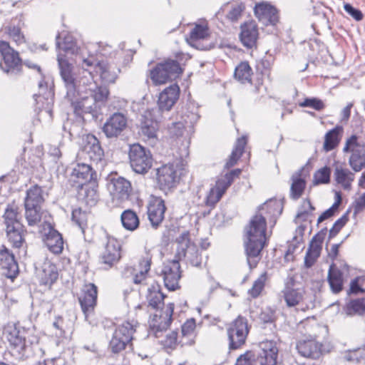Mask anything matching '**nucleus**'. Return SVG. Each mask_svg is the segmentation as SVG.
Returning <instances> with one entry per match:
<instances>
[{
  "label": "nucleus",
  "instance_id": "nucleus-1",
  "mask_svg": "<svg viewBox=\"0 0 365 365\" xmlns=\"http://www.w3.org/2000/svg\"><path fill=\"white\" fill-rule=\"evenodd\" d=\"M57 61L67 89L66 96L78 115L93 112L98 103H104L107 100L109 94L107 88L98 86L92 78L87 80L81 78L77 86L72 73V64L61 53L58 54Z\"/></svg>",
  "mask_w": 365,
  "mask_h": 365
},
{
  "label": "nucleus",
  "instance_id": "nucleus-2",
  "mask_svg": "<svg viewBox=\"0 0 365 365\" xmlns=\"http://www.w3.org/2000/svg\"><path fill=\"white\" fill-rule=\"evenodd\" d=\"M266 220L262 215H255L245 228V247L247 262L250 268L256 267L257 258L263 249L266 241Z\"/></svg>",
  "mask_w": 365,
  "mask_h": 365
},
{
  "label": "nucleus",
  "instance_id": "nucleus-3",
  "mask_svg": "<svg viewBox=\"0 0 365 365\" xmlns=\"http://www.w3.org/2000/svg\"><path fill=\"white\" fill-rule=\"evenodd\" d=\"M138 323L126 321L120 324L115 330L110 341V348L113 353H118L123 349L133 339Z\"/></svg>",
  "mask_w": 365,
  "mask_h": 365
},
{
  "label": "nucleus",
  "instance_id": "nucleus-4",
  "mask_svg": "<svg viewBox=\"0 0 365 365\" xmlns=\"http://www.w3.org/2000/svg\"><path fill=\"white\" fill-rule=\"evenodd\" d=\"M182 72L179 63L174 60H168L158 64L150 71V78L155 85H162L175 78Z\"/></svg>",
  "mask_w": 365,
  "mask_h": 365
},
{
  "label": "nucleus",
  "instance_id": "nucleus-5",
  "mask_svg": "<svg viewBox=\"0 0 365 365\" xmlns=\"http://www.w3.org/2000/svg\"><path fill=\"white\" fill-rule=\"evenodd\" d=\"M129 158L130 166L136 173H146L152 166L150 152L139 144H133L130 147Z\"/></svg>",
  "mask_w": 365,
  "mask_h": 365
},
{
  "label": "nucleus",
  "instance_id": "nucleus-6",
  "mask_svg": "<svg viewBox=\"0 0 365 365\" xmlns=\"http://www.w3.org/2000/svg\"><path fill=\"white\" fill-rule=\"evenodd\" d=\"M178 244L176 257L178 260L187 257L193 266L197 267L201 264V259L197 246L190 243L189 234L184 232L176 240Z\"/></svg>",
  "mask_w": 365,
  "mask_h": 365
},
{
  "label": "nucleus",
  "instance_id": "nucleus-7",
  "mask_svg": "<svg viewBox=\"0 0 365 365\" xmlns=\"http://www.w3.org/2000/svg\"><path fill=\"white\" fill-rule=\"evenodd\" d=\"M282 297L288 308L305 310L309 307L308 302L310 300L302 287L294 288L287 285L282 291Z\"/></svg>",
  "mask_w": 365,
  "mask_h": 365
},
{
  "label": "nucleus",
  "instance_id": "nucleus-8",
  "mask_svg": "<svg viewBox=\"0 0 365 365\" xmlns=\"http://www.w3.org/2000/svg\"><path fill=\"white\" fill-rule=\"evenodd\" d=\"M3 336L8 341L14 352L19 357L26 354L28 346L25 337L22 336L19 329L15 323L9 322L4 327Z\"/></svg>",
  "mask_w": 365,
  "mask_h": 365
},
{
  "label": "nucleus",
  "instance_id": "nucleus-9",
  "mask_svg": "<svg viewBox=\"0 0 365 365\" xmlns=\"http://www.w3.org/2000/svg\"><path fill=\"white\" fill-rule=\"evenodd\" d=\"M249 329L247 319L239 316L235 319L227 329V335L230 340V348L237 349L243 345L247 339Z\"/></svg>",
  "mask_w": 365,
  "mask_h": 365
},
{
  "label": "nucleus",
  "instance_id": "nucleus-10",
  "mask_svg": "<svg viewBox=\"0 0 365 365\" xmlns=\"http://www.w3.org/2000/svg\"><path fill=\"white\" fill-rule=\"evenodd\" d=\"M83 66L94 67V71L105 83H115L120 70L106 61H93L90 58H83Z\"/></svg>",
  "mask_w": 365,
  "mask_h": 365
},
{
  "label": "nucleus",
  "instance_id": "nucleus-11",
  "mask_svg": "<svg viewBox=\"0 0 365 365\" xmlns=\"http://www.w3.org/2000/svg\"><path fill=\"white\" fill-rule=\"evenodd\" d=\"M181 173L177 165L166 164L157 169V180L160 188L167 191L175 187L179 182Z\"/></svg>",
  "mask_w": 365,
  "mask_h": 365
},
{
  "label": "nucleus",
  "instance_id": "nucleus-12",
  "mask_svg": "<svg viewBox=\"0 0 365 365\" xmlns=\"http://www.w3.org/2000/svg\"><path fill=\"white\" fill-rule=\"evenodd\" d=\"M0 53L3 62L0 68L6 73H16L20 70L21 61L18 52L15 51L6 41H0Z\"/></svg>",
  "mask_w": 365,
  "mask_h": 365
},
{
  "label": "nucleus",
  "instance_id": "nucleus-13",
  "mask_svg": "<svg viewBox=\"0 0 365 365\" xmlns=\"http://www.w3.org/2000/svg\"><path fill=\"white\" fill-rule=\"evenodd\" d=\"M174 305L170 303L164 310H156L151 317L149 324L150 329L155 332V336L158 337V333L166 330L172 321Z\"/></svg>",
  "mask_w": 365,
  "mask_h": 365
},
{
  "label": "nucleus",
  "instance_id": "nucleus-14",
  "mask_svg": "<svg viewBox=\"0 0 365 365\" xmlns=\"http://www.w3.org/2000/svg\"><path fill=\"white\" fill-rule=\"evenodd\" d=\"M70 180L73 183V186L83 187V185L96 180V173L91 165L78 163L73 168Z\"/></svg>",
  "mask_w": 365,
  "mask_h": 365
},
{
  "label": "nucleus",
  "instance_id": "nucleus-15",
  "mask_svg": "<svg viewBox=\"0 0 365 365\" xmlns=\"http://www.w3.org/2000/svg\"><path fill=\"white\" fill-rule=\"evenodd\" d=\"M155 109L147 110L142 115L140 134L145 140H153L157 137L158 129Z\"/></svg>",
  "mask_w": 365,
  "mask_h": 365
},
{
  "label": "nucleus",
  "instance_id": "nucleus-16",
  "mask_svg": "<svg viewBox=\"0 0 365 365\" xmlns=\"http://www.w3.org/2000/svg\"><path fill=\"white\" fill-rule=\"evenodd\" d=\"M83 293L79 297V302L85 319L88 320V317L93 314L96 305L97 287L94 284H86L82 290Z\"/></svg>",
  "mask_w": 365,
  "mask_h": 365
},
{
  "label": "nucleus",
  "instance_id": "nucleus-17",
  "mask_svg": "<svg viewBox=\"0 0 365 365\" xmlns=\"http://www.w3.org/2000/svg\"><path fill=\"white\" fill-rule=\"evenodd\" d=\"M41 232L45 236L44 241L48 250L56 255L61 253L63 249V240L61 235L54 230L48 222H45Z\"/></svg>",
  "mask_w": 365,
  "mask_h": 365
},
{
  "label": "nucleus",
  "instance_id": "nucleus-18",
  "mask_svg": "<svg viewBox=\"0 0 365 365\" xmlns=\"http://www.w3.org/2000/svg\"><path fill=\"white\" fill-rule=\"evenodd\" d=\"M180 266L178 259H173L165 263L162 270L165 286L169 290H175L178 287L180 278Z\"/></svg>",
  "mask_w": 365,
  "mask_h": 365
},
{
  "label": "nucleus",
  "instance_id": "nucleus-19",
  "mask_svg": "<svg viewBox=\"0 0 365 365\" xmlns=\"http://www.w3.org/2000/svg\"><path fill=\"white\" fill-rule=\"evenodd\" d=\"M83 151L88 155V158L95 163L96 165L103 167L104 153L101 148L98 140L93 135H87L83 146Z\"/></svg>",
  "mask_w": 365,
  "mask_h": 365
},
{
  "label": "nucleus",
  "instance_id": "nucleus-20",
  "mask_svg": "<svg viewBox=\"0 0 365 365\" xmlns=\"http://www.w3.org/2000/svg\"><path fill=\"white\" fill-rule=\"evenodd\" d=\"M127 126V118L120 113L110 116L103 127V131L108 138H115L121 134Z\"/></svg>",
  "mask_w": 365,
  "mask_h": 365
},
{
  "label": "nucleus",
  "instance_id": "nucleus-21",
  "mask_svg": "<svg viewBox=\"0 0 365 365\" xmlns=\"http://www.w3.org/2000/svg\"><path fill=\"white\" fill-rule=\"evenodd\" d=\"M254 13L258 21L262 23H278L279 21L278 9L266 1L256 4Z\"/></svg>",
  "mask_w": 365,
  "mask_h": 365
},
{
  "label": "nucleus",
  "instance_id": "nucleus-22",
  "mask_svg": "<svg viewBox=\"0 0 365 365\" xmlns=\"http://www.w3.org/2000/svg\"><path fill=\"white\" fill-rule=\"evenodd\" d=\"M0 271L2 275L10 279L14 278L19 272L14 255L5 247L0 249Z\"/></svg>",
  "mask_w": 365,
  "mask_h": 365
},
{
  "label": "nucleus",
  "instance_id": "nucleus-23",
  "mask_svg": "<svg viewBox=\"0 0 365 365\" xmlns=\"http://www.w3.org/2000/svg\"><path fill=\"white\" fill-rule=\"evenodd\" d=\"M108 188L113 199L123 201L128 198L131 191V185L123 178H113L108 183Z\"/></svg>",
  "mask_w": 365,
  "mask_h": 365
},
{
  "label": "nucleus",
  "instance_id": "nucleus-24",
  "mask_svg": "<svg viewBox=\"0 0 365 365\" xmlns=\"http://www.w3.org/2000/svg\"><path fill=\"white\" fill-rule=\"evenodd\" d=\"M180 96V88L173 84L165 88L160 94L158 106L161 111H169L176 103Z\"/></svg>",
  "mask_w": 365,
  "mask_h": 365
},
{
  "label": "nucleus",
  "instance_id": "nucleus-25",
  "mask_svg": "<svg viewBox=\"0 0 365 365\" xmlns=\"http://www.w3.org/2000/svg\"><path fill=\"white\" fill-rule=\"evenodd\" d=\"M210 38V31L207 24H195V26L191 30L189 37L186 38L187 42L197 49H207V46L201 42L206 41Z\"/></svg>",
  "mask_w": 365,
  "mask_h": 365
},
{
  "label": "nucleus",
  "instance_id": "nucleus-26",
  "mask_svg": "<svg viewBox=\"0 0 365 365\" xmlns=\"http://www.w3.org/2000/svg\"><path fill=\"white\" fill-rule=\"evenodd\" d=\"M165 206L163 200L160 197H152L148 207L149 220L155 227H158L164 218Z\"/></svg>",
  "mask_w": 365,
  "mask_h": 365
},
{
  "label": "nucleus",
  "instance_id": "nucleus-27",
  "mask_svg": "<svg viewBox=\"0 0 365 365\" xmlns=\"http://www.w3.org/2000/svg\"><path fill=\"white\" fill-rule=\"evenodd\" d=\"M120 258V244L114 238H109L101 255V261L109 267Z\"/></svg>",
  "mask_w": 365,
  "mask_h": 365
},
{
  "label": "nucleus",
  "instance_id": "nucleus-28",
  "mask_svg": "<svg viewBox=\"0 0 365 365\" xmlns=\"http://www.w3.org/2000/svg\"><path fill=\"white\" fill-rule=\"evenodd\" d=\"M260 365H276L278 349L274 341H265L260 343Z\"/></svg>",
  "mask_w": 365,
  "mask_h": 365
},
{
  "label": "nucleus",
  "instance_id": "nucleus-29",
  "mask_svg": "<svg viewBox=\"0 0 365 365\" xmlns=\"http://www.w3.org/2000/svg\"><path fill=\"white\" fill-rule=\"evenodd\" d=\"M56 46L66 53L78 55L81 53V48L70 33L63 31L56 36Z\"/></svg>",
  "mask_w": 365,
  "mask_h": 365
},
{
  "label": "nucleus",
  "instance_id": "nucleus-30",
  "mask_svg": "<svg viewBox=\"0 0 365 365\" xmlns=\"http://www.w3.org/2000/svg\"><path fill=\"white\" fill-rule=\"evenodd\" d=\"M308 176L302 168L292 175L290 196L294 200L299 199L303 194L306 187V179Z\"/></svg>",
  "mask_w": 365,
  "mask_h": 365
},
{
  "label": "nucleus",
  "instance_id": "nucleus-31",
  "mask_svg": "<svg viewBox=\"0 0 365 365\" xmlns=\"http://www.w3.org/2000/svg\"><path fill=\"white\" fill-rule=\"evenodd\" d=\"M258 36V28L256 24L241 25L239 37L241 43L245 47L252 48L255 46Z\"/></svg>",
  "mask_w": 365,
  "mask_h": 365
},
{
  "label": "nucleus",
  "instance_id": "nucleus-32",
  "mask_svg": "<svg viewBox=\"0 0 365 365\" xmlns=\"http://www.w3.org/2000/svg\"><path fill=\"white\" fill-rule=\"evenodd\" d=\"M229 186L220 177L216 180L215 185L212 187L206 197V204L214 206L225 193Z\"/></svg>",
  "mask_w": 365,
  "mask_h": 365
},
{
  "label": "nucleus",
  "instance_id": "nucleus-33",
  "mask_svg": "<svg viewBox=\"0 0 365 365\" xmlns=\"http://www.w3.org/2000/svg\"><path fill=\"white\" fill-rule=\"evenodd\" d=\"M298 353L305 358H315L319 354L320 346L312 339L299 341L297 344Z\"/></svg>",
  "mask_w": 365,
  "mask_h": 365
},
{
  "label": "nucleus",
  "instance_id": "nucleus-34",
  "mask_svg": "<svg viewBox=\"0 0 365 365\" xmlns=\"http://www.w3.org/2000/svg\"><path fill=\"white\" fill-rule=\"evenodd\" d=\"M334 177L336 182L344 190H351V183L354 180V174L349 169L342 166H336L334 169Z\"/></svg>",
  "mask_w": 365,
  "mask_h": 365
},
{
  "label": "nucleus",
  "instance_id": "nucleus-35",
  "mask_svg": "<svg viewBox=\"0 0 365 365\" xmlns=\"http://www.w3.org/2000/svg\"><path fill=\"white\" fill-rule=\"evenodd\" d=\"M322 240L317 236L312 239L304 257V264L307 267H311L319 257L322 251Z\"/></svg>",
  "mask_w": 365,
  "mask_h": 365
},
{
  "label": "nucleus",
  "instance_id": "nucleus-36",
  "mask_svg": "<svg viewBox=\"0 0 365 365\" xmlns=\"http://www.w3.org/2000/svg\"><path fill=\"white\" fill-rule=\"evenodd\" d=\"M76 188L79 189L78 195L83 197L88 205L91 206L96 203L98 199L96 180L83 185V187H79Z\"/></svg>",
  "mask_w": 365,
  "mask_h": 365
},
{
  "label": "nucleus",
  "instance_id": "nucleus-37",
  "mask_svg": "<svg viewBox=\"0 0 365 365\" xmlns=\"http://www.w3.org/2000/svg\"><path fill=\"white\" fill-rule=\"evenodd\" d=\"M4 222L6 227H19L21 223V214L19 207L14 204L8 205L3 215Z\"/></svg>",
  "mask_w": 365,
  "mask_h": 365
},
{
  "label": "nucleus",
  "instance_id": "nucleus-38",
  "mask_svg": "<svg viewBox=\"0 0 365 365\" xmlns=\"http://www.w3.org/2000/svg\"><path fill=\"white\" fill-rule=\"evenodd\" d=\"M58 276L56 267L49 261L44 262L39 275L41 283L45 285H51L57 279Z\"/></svg>",
  "mask_w": 365,
  "mask_h": 365
},
{
  "label": "nucleus",
  "instance_id": "nucleus-39",
  "mask_svg": "<svg viewBox=\"0 0 365 365\" xmlns=\"http://www.w3.org/2000/svg\"><path fill=\"white\" fill-rule=\"evenodd\" d=\"M328 282L334 293H339L342 290L344 283L342 272L334 264L329 267Z\"/></svg>",
  "mask_w": 365,
  "mask_h": 365
},
{
  "label": "nucleus",
  "instance_id": "nucleus-40",
  "mask_svg": "<svg viewBox=\"0 0 365 365\" xmlns=\"http://www.w3.org/2000/svg\"><path fill=\"white\" fill-rule=\"evenodd\" d=\"M196 327L195 320L192 318L187 319L182 325L181 334L182 337L179 341V343L182 346L184 345H192L195 342V329Z\"/></svg>",
  "mask_w": 365,
  "mask_h": 365
},
{
  "label": "nucleus",
  "instance_id": "nucleus-41",
  "mask_svg": "<svg viewBox=\"0 0 365 365\" xmlns=\"http://www.w3.org/2000/svg\"><path fill=\"white\" fill-rule=\"evenodd\" d=\"M152 255L150 251H145V256L139 262L140 270L134 275L133 282L135 284H142L146 279L150 268Z\"/></svg>",
  "mask_w": 365,
  "mask_h": 365
},
{
  "label": "nucleus",
  "instance_id": "nucleus-42",
  "mask_svg": "<svg viewBox=\"0 0 365 365\" xmlns=\"http://www.w3.org/2000/svg\"><path fill=\"white\" fill-rule=\"evenodd\" d=\"M6 237L14 247L19 248L24 242L23 225L6 227Z\"/></svg>",
  "mask_w": 365,
  "mask_h": 365
},
{
  "label": "nucleus",
  "instance_id": "nucleus-43",
  "mask_svg": "<svg viewBox=\"0 0 365 365\" xmlns=\"http://www.w3.org/2000/svg\"><path fill=\"white\" fill-rule=\"evenodd\" d=\"M342 131V127L336 126L326 133L323 145L325 151L328 152L333 150L339 144Z\"/></svg>",
  "mask_w": 365,
  "mask_h": 365
},
{
  "label": "nucleus",
  "instance_id": "nucleus-44",
  "mask_svg": "<svg viewBox=\"0 0 365 365\" xmlns=\"http://www.w3.org/2000/svg\"><path fill=\"white\" fill-rule=\"evenodd\" d=\"M227 9H228L226 14L227 20L232 22L238 21L245 10V5L242 2L232 4L227 3L222 6L221 10L225 11Z\"/></svg>",
  "mask_w": 365,
  "mask_h": 365
},
{
  "label": "nucleus",
  "instance_id": "nucleus-45",
  "mask_svg": "<svg viewBox=\"0 0 365 365\" xmlns=\"http://www.w3.org/2000/svg\"><path fill=\"white\" fill-rule=\"evenodd\" d=\"M43 202L42 190L38 185L32 186L27 190L24 206H39Z\"/></svg>",
  "mask_w": 365,
  "mask_h": 365
},
{
  "label": "nucleus",
  "instance_id": "nucleus-46",
  "mask_svg": "<svg viewBox=\"0 0 365 365\" xmlns=\"http://www.w3.org/2000/svg\"><path fill=\"white\" fill-rule=\"evenodd\" d=\"M147 299L149 305L157 310L163 304L164 294L160 292L158 284H153L148 288Z\"/></svg>",
  "mask_w": 365,
  "mask_h": 365
},
{
  "label": "nucleus",
  "instance_id": "nucleus-47",
  "mask_svg": "<svg viewBox=\"0 0 365 365\" xmlns=\"http://www.w3.org/2000/svg\"><path fill=\"white\" fill-rule=\"evenodd\" d=\"M247 144V139L245 136L240 138L237 140L235 146L228 159L227 163H225V168H230L234 166L237 160L241 157L243 153L244 148L245 145Z\"/></svg>",
  "mask_w": 365,
  "mask_h": 365
},
{
  "label": "nucleus",
  "instance_id": "nucleus-48",
  "mask_svg": "<svg viewBox=\"0 0 365 365\" xmlns=\"http://www.w3.org/2000/svg\"><path fill=\"white\" fill-rule=\"evenodd\" d=\"M252 75V68L247 62H242L235 68V77L242 83H250Z\"/></svg>",
  "mask_w": 365,
  "mask_h": 365
},
{
  "label": "nucleus",
  "instance_id": "nucleus-49",
  "mask_svg": "<svg viewBox=\"0 0 365 365\" xmlns=\"http://www.w3.org/2000/svg\"><path fill=\"white\" fill-rule=\"evenodd\" d=\"M123 227L128 230H135L139 225V220L135 212L130 210H125L121 215Z\"/></svg>",
  "mask_w": 365,
  "mask_h": 365
},
{
  "label": "nucleus",
  "instance_id": "nucleus-50",
  "mask_svg": "<svg viewBox=\"0 0 365 365\" xmlns=\"http://www.w3.org/2000/svg\"><path fill=\"white\" fill-rule=\"evenodd\" d=\"M25 217L29 226H34L41 221L39 206H25Z\"/></svg>",
  "mask_w": 365,
  "mask_h": 365
},
{
  "label": "nucleus",
  "instance_id": "nucleus-51",
  "mask_svg": "<svg viewBox=\"0 0 365 365\" xmlns=\"http://www.w3.org/2000/svg\"><path fill=\"white\" fill-rule=\"evenodd\" d=\"M349 164L355 172H359L365 168V150L352 153Z\"/></svg>",
  "mask_w": 365,
  "mask_h": 365
},
{
  "label": "nucleus",
  "instance_id": "nucleus-52",
  "mask_svg": "<svg viewBox=\"0 0 365 365\" xmlns=\"http://www.w3.org/2000/svg\"><path fill=\"white\" fill-rule=\"evenodd\" d=\"M364 150H365L364 144L359 142L358 138L355 135H351L346 140L345 145L343 148L344 152H351V154L359 151H363Z\"/></svg>",
  "mask_w": 365,
  "mask_h": 365
},
{
  "label": "nucleus",
  "instance_id": "nucleus-53",
  "mask_svg": "<svg viewBox=\"0 0 365 365\" xmlns=\"http://www.w3.org/2000/svg\"><path fill=\"white\" fill-rule=\"evenodd\" d=\"M267 279V273L266 272L262 273L254 282L251 289H249V291H248L249 294L253 298L257 297L261 294L262 290L264 289Z\"/></svg>",
  "mask_w": 365,
  "mask_h": 365
},
{
  "label": "nucleus",
  "instance_id": "nucleus-54",
  "mask_svg": "<svg viewBox=\"0 0 365 365\" xmlns=\"http://www.w3.org/2000/svg\"><path fill=\"white\" fill-rule=\"evenodd\" d=\"M6 33L9 38L17 44H21L25 42V36L19 24H9L6 28Z\"/></svg>",
  "mask_w": 365,
  "mask_h": 365
},
{
  "label": "nucleus",
  "instance_id": "nucleus-55",
  "mask_svg": "<svg viewBox=\"0 0 365 365\" xmlns=\"http://www.w3.org/2000/svg\"><path fill=\"white\" fill-rule=\"evenodd\" d=\"M331 169L324 166L315 172L314 174L313 184H327L330 181Z\"/></svg>",
  "mask_w": 365,
  "mask_h": 365
},
{
  "label": "nucleus",
  "instance_id": "nucleus-56",
  "mask_svg": "<svg viewBox=\"0 0 365 365\" xmlns=\"http://www.w3.org/2000/svg\"><path fill=\"white\" fill-rule=\"evenodd\" d=\"M365 312V302L364 299H356L350 302L347 306L348 314L361 315Z\"/></svg>",
  "mask_w": 365,
  "mask_h": 365
},
{
  "label": "nucleus",
  "instance_id": "nucleus-57",
  "mask_svg": "<svg viewBox=\"0 0 365 365\" xmlns=\"http://www.w3.org/2000/svg\"><path fill=\"white\" fill-rule=\"evenodd\" d=\"M341 198L340 194L339 192H336V202L332 205V206L330 208H329L328 210L324 211L319 217L318 220H317L318 224L321 223L324 220L332 217L334 215L335 212L336 211V210L338 209V207L341 203Z\"/></svg>",
  "mask_w": 365,
  "mask_h": 365
},
{
  "label": "nucleus",
  "instance_id": "nucleus-58",
  "mask_svg": "<svg viewBox=\"0 0 365 365\" xmlns=\"http://www.w3.org/2000/svg\"><path fill=\"white\" fill-rule=\"evenodd\" d=\"M235 365H256V355L252 351H247L238 357Z\"/></svg>",
  "mask_w": 365,
  "mask_h": 365
},
{
  "label": "nucleus",
  "instance_id": "nucleus-59",
  "mask_svg": "<svg viewBox=\"0 0 365 365\" xmlns=\"http://www.w3.org/2000/svg\"><path fill=\"white\" fill-rule=\"evenodd\" d=\"M299 105L302 107H310L317 110H321L324 108L323 101L315 98H307Z\"/></svg>",
  "mask_w": 365,
  "mask_h": 365
},
{
  "label": "nucleus",
  "instance_id": "nucleus-60",
  "mask_svg": "<svg viewBox=\"0 0 365 365\" xmlns=\"http://www.w3.org/2000/svg\"><path fill=\"white\" fill-rule=\"evenodd\" d=\"M73 220L83 230L86 224V215L81 209H76L72 212Z\"/></svg>",
  "mask_w": 365,
  "mask_h": 365
},
{
  "label": "nucleus",
  "instance_id": "nucleus-61",
  "mask_svg": "<svg viewBox=\"0 0 365 365\" xmlns=\"http://www.w3.org/2000/svg\"><path fill=\"white\" fill-rule=\"evenodd\" d=\"M347 221L348 217L346 215L338 219L329 230V237H332L336 235L340 230L345 225Z\"/></svg>",
  "mask_w": 365,
  "mask_h": 365
},
{
  "label": "nucleus",
  "instance_id": "nucleus-62",
  "mask_svg": "<svg viewBox=\"0 0 365 365\" xmlns=\"http://www.w3.org/2000/svg\"><path fill=\"white\" fill-rule=\"evenodd\" d=\"M344 8L346 12L352 16L355 21H359L362 20L363 14L360 10L353 7L349 4H344Z\"/></svg>",
  "mask_w": 365,
  "mask_h": 365
},
{
  "label": "nucleus",
  "instance_id": "nucleus-63",
  "mask_svg": "<svg viewBox=\"0 0 365 365\" xmlns=\"http://www.w3.org/2000/svg\"><path fill=\"white\" fill-rule=\"evenodd\" d=\"M240 173V169H235L225 175H220V178L230 187L233 182L234 178L238 177Z\"/></svg>",
  "mask_w": 365,
  "mask_h": 365
},
{
  "label": "nucleus",
  "instance_id": "nucleus-64",
  "mask_svg": "<svg viewBox=\"0 0 365 365\" xmlns=\"http://www.w3.org/2000/svg\"><path fill=\"white\" fill-rule=\"evenodd\" d=\"M178 338V333L173 331L166 335L163 343L165 346L172 348L179 343Z\"/></svg>",
  "mask_w": 365,
  "mask_h": 365
}]
</instances>
